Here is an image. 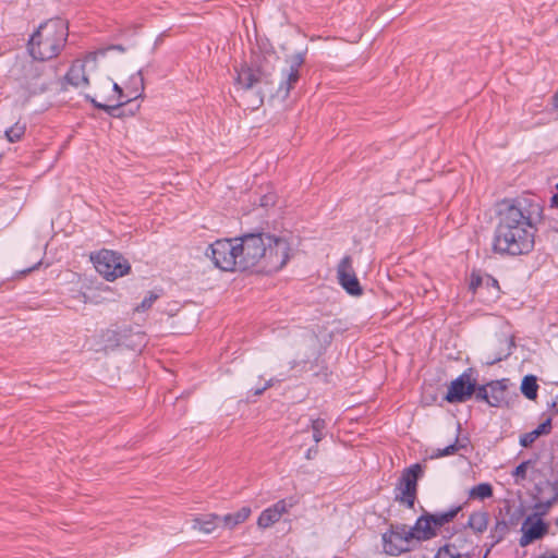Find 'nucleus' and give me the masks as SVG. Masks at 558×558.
<instances>
[{
  "mask_svg": "<svg viewBox=\"0 0 558 558\" xmlns=\"http://www.w3.org/2000/svg\"><path fill=\"white\" fill-rule=\"evenodd\" d=\"M546 485L550 487V489H551V492H553L554 496H557V497H558V480L553 481V482L547 481V482H546Z\"/></svg>",
  "mask_w": 558,
  "mask_h": 558,
  "instance_id": "48",
  "label": "nucleus"
},
{
  "mask_svg": "<svg viewBox=\"0 0 558 558\" xmlns=\"http://www.w3.org/2000/svg\"><path fill=\"white\" fill-rule=\"evenodd\" d=\"M69 37L68 22L61 17L49 19L39 24L31 35L27 50L33 59L48 61L64 49Z\"/></svg>",
  "mask_w": 558,
  "mask_h": 558,
  "instance_id": "3",
  "label": "nucleus"
},
{
  "mask_svg": "<svg viewBox=\"0 0 558 558\" xmlns=\"http://www.w3.org/2000/svg\"><path fill=\"white\" fill-rule=\"evenodd\" d=\"M555 107L558 109V92L554 96Z\"/></svg>",
  "mask_w": 558,
  "mask_h": 558,
  "instance_id": "61",
  "label": "nucleus"
},
{
  "mask_svg": "<svg viewBox=\"0 0 558 558\" xmlns=\"http://www.w3.org/2000/svg\"><path fill=\"white\" fill-rule=\"evenodd\" d=\"M555 524L558 526V518L556 519Z\"/></svg>",
  "mask_w": 558,
  "mask_h": 558,
  "instance_id": "64",
  "label": "nucleus"
},
{
  "mask_svg": "<svg viewBox=\"0 0 558 558\" xmlns=\"http://www.w3.org/2000/svg\"><path fill=\"white\" fill-rule=\"evenodd\" d=\"M146 335L141 330H134L130 325L108 328L100 335L106 350H116L124 347L130 350H140L145 344Z\"/></svg>",
  "mask_w": 558,
  "mask_h": 558,
  "instance_id": "8",
  "label": "nucleus"
},
{
  "mask_svg": "<svg viewBox=\"0 0 558 558\" xmlns=\"http://www.w3.org/2000/svg\"><path fill=\"white\" fill-rule=\"evenodd\" d=\"M504 342L506 344V349L501 350L492 360L487 361L486 363L488 365H494V364H496L498 362H501V361L506 360L508 356L511 355L512 348L515 345L514 338L513 337L506 338L504 340Z\"/></svg>",
  "mask_w": 558,
  "mask_h": 558,
  "instance_id": "28",
  "label": "nucleus"
},
{
  "mask_svg": "<svg viewBox=\"0 0 558 558\" xmlns=\"http://www.w3.org/2000/svg\"><path fill=\"white\" fill-rule=\"evenodd\" d=\"M465 445L459 444V437H456L453 444L448 445L442 449H437L436 453L433 456L434 458L452 456L459 451V449L464 448Z\"/></svg>",
  "mask_w": 558,
  "mask_h": 558,
  "instance_id": "32",
  "label": "nucleus"
},
{
  "mask_svg": "<svg viewBox=\"0 0 558 558\" xmlns=\"http://www.w3.org/2000/svg\"><path fill=\"white\" fill-rule=\"evenodd\" d=\"M130 106V99H124L118 101L116 105H107L105 104L100 107V110L105 111L111 118H119V114H116L118 107H128Z\"/></svg>",
  "mask_w": 558,
  "mask_h": 558,
  "instance_id": "37",
  "label": "nucleus"
},
{
  "mask_svg": "<svg viewBox=\"0 0 558 558\" xmlns=\"http://www.w3.org/2000/svg\"><path fill=\"white\" fill-rule=\"evenodd\" d=\"M26 131L24 123L16 122L5 130L4 134L10 143H16L22 140Z\"/></svg>",
  "mask_w": 558,
  "mask_h": 558,
  "instance_id": "27",
  "label": "nucleus"
},
{
  "mask_svg": "<svg viewBox=\"0 0 558 558\" xmlns=\"http://www.w3.org/2000/svg\"><path fill=\"white\" fill-rule=\"evenodd\" d=\"M470 538L468 535L461 533L458 534L451 542H447L444 545H449L454 547V551L459 554H472L471 551H464V548L468 544H470Z\"/></svg>",
  "mask_w": 558,
  "mask_h": 558,
  "instance_id": "29",
  "label": "nucleus"
},
{
  "mask_svg": "<svg viewBox=\"0 0 558 558\" xmlns=\"http://www.w3.org/2000/svg\"><path fill=\"white\" fill-rule=\"evenodd\" d=\"M531 460L522 461L511 472V475L515 478V482L524 481L526 478L527 468L531 464Z\"/></svg>",
  "mask_w": 558,
  "mask_h": 558,
  "instance_id": "35",
  "label": "nucleus"
},
{
  "mask_svg": "<svg viewBox=\"0 0 558 558\" xmlns=\"http://www.w3.org/2000/svg\"><path fill=\"white\" fill-rule=\"evenodd\" d=\"M337 277L339 284L348 294L353 296L363 294V289L352 266L351 256L347 255L340 260L337 267Z\"/></svg>",
  "mask_w": 558,
  "mask_h": 558,
  "instance_id": "16",
  "label": "nucleus"
},
{
  "mask_svg": "<svg viewBox=\"0 0 558 558\" xmlns=\"http://www.w3.org/2000/svg\"><path fill=\"white\" fill-rule=\"evenodd\" d=\"M537 558H558V554L554 549H546Z\"/></svg>",
  "mask_w": 558,
  "mask_h": 558,
  "instance_id": "47",
  "label": "nucleus"
},
{
  "mask_svg": "<svg viewBox=\"0 0 558 558\" xmlns=\"http://www.w3.org/2000/svg\"><path fill=\"white\" fill-rule=\"evenodd\" d=\"M538 388L539 386L535 375L527 374L522 378L520 390L526 399L535 401L538 396Z\"/></svg>",
  "mask_w": 558,
  "mask_h": 558,
  "instance_id": "24",
  "label": "nucleus"
},
{
  "mask_svg": "<svg viewBox=\"0 0 558 558\" xmlns=\"http://www.w3.org/2000/svg\"><path fill=\"white\" fill-rule=\"evenodd\" d=\"M534 509H535V512H533L532 514H538V517L543 518L544 515H546L548 513L550 508H547L546 501H544V502L539 501L534 505Z\"/></svg>",
  "mask_w": 558,
  "mask_h": 558,
  "instance_id": "41",
  "label": "nucleus"
},
{
  "mask_svg": "<svg viewBox=\"0 0 558 558\" xmlns=\"http://www.w3.org/2000/svg\"><path fill=\"white\" fill-rule=\"evenodd\" d=\"M58 68L33 59L22 68L21 85L31 94L45 93L56 81Z\"/></svg>",
  "mask_w": 558,
  "mask_h": 558,
  "instance_id": "6",
  "label": "nucleus"
},
{
  "mask_svg": "<svg viewBox=\"0 0 558 558\" xmlns=\"http://www.w3.org/2000/svg\"><path fill=\"white\" fill-rule=\"evenodd\" d=\"M537 438L535 437V435L533 434V432H529V433H525L523 435L520 436V439H519V444L524 447V448H529L531 447L534 441L536 440Z\"/></svg>",
  "mask_w": 558,
  "mask_h": 558,
  "instance_id": "39",
  "label": "nucleus"
},
{
  "mask_svg": "<svg viewBox=\"0 0 558 558\" xmlns=\"http://www.w3.org/2000/svg\"><path fill=\"white\" fill-rule=\"evenodd\" d=\"M510 532L508 523H506L505 517H502V509H499L498 514L495 517V523L490 527L487 539H493L496 544L501 543Z\"/></svg>",
  "mask_w": 558,
  "mask_h": 558,
  "instance_id": "21",
  "label": "nucleus"
},
{
  "mask_svg": "<svg viewBox=\"0 0 558 558\" xmlns=\"http://www.w3.org/2000/svg\"><path fill=\"white\" fill-rule=\"evenodd\" d=\"M494 495V488L490 483H480L469 490V499L485 500Z\"/></svg>",
  "mask_w": 558,
  "mask_h": 558,
  "instance_id": "25",
  "label": "nucleus"
},
{
  "mask_svg": "<svg viewBox=\"0 0 558 558\" xmlns=\"http://www.w3.org/2000/svg\"><path fill=\"white\" fill-rule=\"evenodd\" d=\"M277 203V194L272 191H268L258 197V206L263 208H269L275 206Z\"/></svg>",
  "mask_w": 558,
  "mask_h": 558,
  "instance_id": "34",
  "label": "nucleus"
},
{
  "mask_svg": "<svg viewBox=\"0 0 558 558\" xmlns=\"http://www.w3.org/2000/svg\"><path fill=\"white\" fill-rule=\"evenodd\" d=\"M489 513L486 510L473 511L464 525L473 531L474 534L482 535L488 527Z\"/></svg>",
  "mask_w": 558,
  "mask_h": 558,
  "instance_id": "20",
  "label": "nucleus"
},
{
  "mask_svg": "<svg viewBox=\"0 0 558 558\" xmlns=\"http://www.w3.org/2000/svg\"><path fill=\"white\" fill-rule=\"evenodd\" d=\"M90 260L97 272L107 281H114L131 271L129 260L121 253L112 250L101 248L96 253H92Z\"/></svg>",
  "mask_w": 558,
  "mask_h": 558,
  "instance_id": "7",
  "label": "nucleus"
},
{
  "mask_svg": "<svg viewBox=\"0 0 558 558\" xmlns=\"http://www.w3.org/2000/svg\"><path fill=\"white\" fill-rule=\"evenodd\" d=\"M549 529L550 525L544 518L531 513L522 522L519 545L526 547L536 541L543 539L549 533Z\"/></svg>",
  "mask_w": 558,
  "mask_h": 558,
  "instance_id": "14",
  "label": "nucleus"
},
{
  "mask_svg": "<svg viewBox=\"0 0 558 558\" xmlns=\"http://www.w3.org/2000/svg\"><path fill=\"white\" fill-rule=\"evenodd\" d=\"M405 524H391L390 529L381 535L384 553L398 557L411 550L407 545L412 539L403 538L408 533Z\"/></svg>",
  "mask_w": 558,
  "mask_h": 558,
  "instance_id": "12",
  "label": "nucleus"
},
{
  "mask_svg": "<svg viewBox=\"0 0 558 558\" xmlns=\"http://www.w3.org/2000/svg\"><path fill=\"white\" fill-rule=\"evenodd\" d=\"M525 513L524 507L521 505L517 509H514L508 517V520H506V523H508L509 527L517 526L522 517Z\"/></svg>",
  "mask_w": 558,
  "mask_h": 558,
  "instance_id": "38",
  "label": "nucleus"
},
{
  "mask_svg": "<svg viewBox=\"0 0 558 558\" xmlns=\"http://www.w3.org/2000/svg\"><path fill=\"white\" fill-rule=\"evenodd\" d=\"M468 502L452 506L446 511L428 512L422 508V514L416 519L414 525L409 529L403 538L417 542L429 541L438 535V531L446 524L452 522L464 509Z\"/></svg>",
  "mask_w": 558,
  "mask_h": 558,
  "instance_id": "4",
  "label": "nucleus"
},
{
  "mask_svg": "<svg viewBox=\"0 0 558 558\" xmlns=\"http://www.w3.org/2000/svg\"><path fill=\"white\" fill-rule=\"evenodd\" d=\"M112 89L118 95L119 101L123 100L124 97L126 98V95H124L123 88L119 84L114 83Z\"/></svg>",
  "mask_w": 558,
  "mask_h": 558,
  "instance_id": "44",
  "label": "nucleus"
},
{
  "mask_svg": "<svg viewBox=\"0 0 558 558\" xmlns=\"http://www.w3.org/2000/svg\"><path fill=\"white\" fill-rule=\"evenodd\" d=\"M318 454V446L317 444H315L314 446L310 447L306 452H305V458L307 460H313L317 457Z\"/></svg>",
  "mask_w": 558,
  "mask_h": 558,
  "instance_id": "43",
  "label": "nucleus"
},
{
  "mask_svg": "<svg viewBox=\"0 0 558 558\" xmlns=\"http://www.w3.org/2000/svg\"><path fill=\"white\" fill-rule=\"evenodd\" d=\"M40 264H41V263H40V262H38L37 264H35L33 267L28 268V269H27V270H25L24 272H29V271H32V270H34V269H37V268L39 267V265H40Z\"/></svg>",
  "mask_w": 558,
  "mask_h": 558,
  "instance_id": "60",
  "label": "nucleus"
},
{
  "mask_svg": "<svg viewBox=\"0 0 558 558\" xmlns=\"http://www.w3.org/2000/svg\"><path fill=\"white\" fill-rule=\"evenodd\" d=\"M286 512H288V504L284 499L278 500L260 512L257 519V525L260 529H267L278 522Z\"/></svg>",
  "mask_w": 558,
  "mask_h": 558,
  "instance_id": "18",
  "label": "nucleus"
},
{
  "mask_svg": "<svg viewBox=\"0 0 558 558\" xmlns=\"http://www.w3.org/2000/svg\"><path fill=\"white\" fill-rule=\"evenodd\" d=\"M473 368H466L461 375L453 379L448 386L444 400L448 403H464L470 399L476 400L477 388L480 385L472 377Z\"/></svg>",
  "mask_w": 558,
  "mask_h": 558,
  "instance_id": "11",
  "label": "nucleus"
},
{
  "mask_svg": "<svg viewBox=\"0 0 558 558\" xmlns=\"http://www.w3.org/2000/svg\"><path fill=\"white\" fill-rule=\"evenodd\" d=\"M556 502H558V497L553 495L551 498L546 500V506L551 508Z\"/></svg>",
  "mask_w": 558,
  "mask_h": 558,
  "instance_id": "51",
  "label": "nucleus"
},
{
  "mask_svg": "<svg viewBox=\"0 0 558 558\" xmlns=\"http://www.w3.org/2000/svg\"><path fill=\"white\" fill-rule=\"evenodd\" d=\"M159 299V294L149 291L148 294L143 299V301L135 307L136 312H146L151 307L154 302Z\"/></svg>",
  "mask_w": 558,
  "mask_h": 558,
  "instance_id": "33",
  "label": "nucleus"
},
{
  "mask_svg": "<svg viewBox=\"0 0 558 558\" xmlns=\"http://www.w3.org/2000/svg\"><path fill=\"white\" fill-rule=\"evenodd\" d=\"M219 521H221L220 517L216 513L201 514L193 519L192 527L205 534H210L216 530Z\"/></svg>",
  "mask_w": 558,
  "mask_h": 558,
  "instance_id": "22",
  "label": "nucleus"
},
{
  "mask_svg": "<svg viewBox=\"0 0 558 558\" xmlns=\"http://www.w3.org/2000/svg\"><path fill=\"white\" fill-rule=\"evenodd\" d=\"M550 206H551V207H555V208H558V193H555V194L550 197Z\"/></svg>",
  "mask_w": 558,
  "mask_h": 558,
  "instance_id": "54",
  "label": "nucleus"
},
{
  "mask_svg": "<svg viewBox=\"0 0 558 558\" xmlns=\"http://www.w3.org/2000/svg\"><path fill=\"white\" fill-rule=\"evenodd\" d=\"M477 547L472 548V554H459L454 551L453 546L442 545L440 546L433 558H473L475 555V549Z\"/></svg>",
  "mask_w": 558,
  "mask_h": 558,
  "instance_id": "26",
  "label": "nucleus"
},
{
  "mask_svg": "<svg viewBox=\"0 0 558 558\" xmlns=\"http://www.w3.org/2000/svg\"><path fill=\"white\" fill-rule=\"evenodd\" d=\"M234 86L236 89L250 90L258 84L272 85L274 66L267 65L266 57L263 54L251 56L250 61H243L233 66Z\"/></svg>",
  "mask_w": 558,
  "mask_h": 558,
  "instance_id": "5",
  "label": "nucleus"
},
{
  "mask_svg": "<svg viewBox=\"0 0 558 558\" xmlns=\"http://www.w3.org/2000/svg\"><path fill=\"white\" fill-rule=\"evenodd\" d=\"M277 381H278V380H277V379H275V378H270V379H268V380L265 383V385L263 386V389L267 390V389L271 388V387L275 385V383H277Z\"/></svg>",
  "mask_w": 558,
  "mask_h": 558,
  "instance_id": "52",
  "label": "nucleus"
},
{
  "mask_svg": "<svg viewBox=\"0 0 558 558\" xmlns=\"http://www.w3.org/2000/svg\"><path fill=\"white\" fill-rule=\"evenodd\" d=\"M425 466L421 463H414L405 468L396 486L395 500L404 505L408 509H413L417 499L418 481L424 476Z\"/></svg>",
  "mask_w": 558,
  "mask_h": 558,
  "instance_id": "9",
  "label": "nucleus"
},
{
  "mask_svg": "<svg viewBox=\"0 0 558 558\" xmlns=\"http://www.w3.org/2000/svg\"><path fill=\"white\" fill-rule=\"evenodd\" d=\"M116 114H119L118 119H122V118L126 117V108L118 107Z\"/></svg>",
  "mask_w": 558,
  "mask_h": 558,
  "instance_id": "49",
  "label": "nucleus"
},
{
  "mask_svg": "<svg viewBox=\"0 0 558 558\" xmlns=\"http://www.w3.org/2000/svg\"><path fill=\"white\" fill-rule=\"evenodd\" d=\"M126 89V99H130V104L137 98L143 97L145 83L143 71L138 70L136 73L132 74L129 77L128 83L125 84Z\"/></svg>",
  "mask_w": 558,
  "mask_h": 558,
  "instance_id": "19",
  "label": "nucleus"
},
{
  "mask_svg": "<svg viewBox=\"0 0 558 558\" xmlns=\"http://www.w3.org/2000/svg\"><path fill=\"white\" fill-rule=\"evenodd\" d=\"M486 543L487 544H493V539H488Z\"/></svg>",
  "mask_w": 558,
  "mask_h": 558,
  "instance_id": "63",
  "label": "nucleus"
},
{
  "mask_svg": "<svg viewBox=\"0 0 558 558\" xmlns=\"http://www.w3.org/2000/svg\"><path fill=\"white\" fill-rule=\"evenodd\" d=\"M504 507L501 508L502 509V517L505 515H509L511 512H512V504L510 500L506 499L505 502H504Z\"/></svg>",
  "mask_w": 558,
  "mask_h": 558,
  "instance_id": "45",
  "label": "nucleus"
},
{
  "mask_svg": "<svg viewBox=\"0 0 558 558\" xmlns=\"http://www.w3.org/2000/svg\"><path fill=\"white\" fill-rule=\"evenodd\" d=\"M497 544L493 541V544H487V543H484L483 545V548H484V551L482 555H478L476 558H488V556L490 555L493 548L496 546ZM475 558V556L473 557Z\"/></svg>",
  "mask_w": 558,
  "mask_h": 558,
  "instance_id": "42",
  "label": "nucleus"
},
{
  "mask_svg": "<svg viewBox=\"0 0 558 558\" xmlns=\"http://www.w3.org/2000/svg\"><path fill=\"white\" fill-rule=\"evenodd\" d=\"M556 502H558V497L553 495L551 498L546 500V506L551 508Z\"/></svg>",
  "mask_w": 558,
  "mask_h": 558,
  "instance_id": "50",
  "label": "nucleus"
},
{
  "mask_svg": "<svg viewBox=\"0 0 558 558\" xmlns=\"http://www.w3.org/2000/svg\"><path fill=\"white\" fill-rule=\"evenodd\" d=\"M507 388V378L490 380L484 385H480L476 401L485 402L493 408H499L506 402Z\"/></svg>",
  "mask_w": 558,
  "mask_h": 558,
  "instance_id": "15",
  "label": "nucleus"
},
{
  "mask_svg": "<svg viewBox=\"0 0 558 558\" xmlns=\"http://www.w3.org/2000/svg\"><path fill=\"white\" fill-rule=\"evenodd\" d=\"M483 287H485L487 289L494 288L497 293L500 291L498 280L489 274H485Z\"/></svg>",
  "mask_w": 558,
  "mask_h": 558,
  "instance_id": "40",
  "label": "nucleus"
},
{
  "mask_svg": "<svg viewBox=\"0 0 558 558\" xmlns=\"http://www.w3.org/2000/svg\"><path fill=\"white\" fill-rule=\"evenodd\" d=\"M265 391H266V390H265V389H263V386H262V387L256 388V389H254V390H253V389H252V390H250V393L252 392V396L257 397V396H262Z\"/></svg>",
  "mask_w": 558,
  "mask_h": 558,
  "instance_id": "53",
  "label": "nucleus"
},
{
  "mask_svg": "<svg viewBox=\"0 0 558 558\" xmlns=\"http://www.w3.org/2000/svg\"><path fill=\"white\" fill-rule=\"evenodd\" d=\"M306 53L307 48L303 51L295 52L290 57V68L282 72L283 80L280 82L277 89V96L282 100H286L289 97L291 90L300 81V69L305 63Z\"/></svg>",
  "mask_w": 558,
  "mask_h": 558,
  "instance_id": "13",
  "label": "nucleus"
},
{
  "mask_svg": "<svg viewBox=\"0 0 558 558\" xmlns=\"http://www.w3.org/2000/svg\"><path fill=\"white\" fill-rule=\"evenodd\" d=\"M494 230L492 251L502 257L527 255L535 245L538 225L544 219V205L536 195L504 199Z\"/></svg>",
  "mask_w": 558,
  "mask_h": 558,
  "instance_id": "1",
  "label": "nucleus"
},
{
  "mask_svg": "<svg viewBox=\"0 0 558 558\" xmlns=\"http://www.w3.org/2000/svg\"><path fill=\"white\" fill-rule=\"evenodd\" d=\"M551 408H554L556 413H558V393H557L556 400L554 402H551Z\"/></svg>",
  "mask_w": 558,
  "mask_h": 558,
  "instance_id": "59",
  "label": "nucleus"
},
{
  "mask_svg": "<svg viewBox=\"0 0 558 558\" xmlns=\"http://www.w3.org/2000/svg\"><path fill=\"white\" fill-rule=\"evenodd\" d=\"M251 512V508L244 506L233 513H227L226 515L220 517V520L223 522L226 527L233 529L236 525L245 522L250 518Z\"/></svg>",
  "mask_w": 558,
  "mask_h": 558,
  "instance_id": "23",
  "label": "nucleus"
},
{
  "mask_svg": "<svg viewBox=\"0 0 558 558\" xmlns=\"http://www.w3.org/2000/svg\"><path fill=\"white\" fill-rule=\"evenodd\" d=\"M322 374H323L325 380L328 381V376L331 375V373L328 372V367H324V369L322 371Z\"/></svg>",
  "mask_w": 558,
  "mask_h": 558,
  "instance_id": "58",
  "label": "nucleus"
},
{
  "mask_svg": "<svg viewBox=\"0 0 558 558\" xmlns=\"http://www.w3.org/2000/svg\"><path fill=\"white\" fill-rule=\"evenodd\" d=\"M68 84L75 88L86 87L89 85V78L85 72V64L80 60H75L70 65L68 72L63 76L62 85ZM65 89L64 86H62Z\"/></svg>",
  "mask_w": 558,
  "mask_h": 558,
  "instance_id": "17",
  "label": "nucleus"
},
{
  "mask_svg": "<svg viewBox=\"0 0 558 558\" xmlns=\"http://www.w3.org/2000/svg\"><path fill=\"white\" fill-rule=\"evenodd\" d=\"M264 102V94L259 93V105Z\"/></svg>",
  "mask_w": 558,
  "mask_h": 558,
  "instance_id": "62",
  "label": "nucleus"
},
{
  "mask_svg": "<svg viewBox=\"0 0 558 558\" xmlns=\"http://www.w3.org/2000/svg\"><path fill=\"white\" fill-rule=\"evenodd\" d=\"M485 274L481 269H473L470 274L469 290L476 293L483 287Z\"/></svg>",
  "mask_w": 558,
  "mask_h": 558,
  "instance_id": "31",
  "label": "nucleus"
},
{
  "mask_svg": "<svg viewBox=\"0 0 558 558\" xmlns=\"http://www.w3.org/2000/svg\"><path fill=\"white\" fill-rule=\"evenodd\" d=\"M311 428L313 430V439L315 444H318L325 437L326 421L322 417L314 418L311 421Z\"/></svg>",
  "mask_w": 558,
  "mask_h": 558,
  "instance_id": "30",
  "label": "nucleus"
},
{
  "mask_svg": "<svg viewBox=\"0 0 558 558\" xmlns=\"http://www.w3.org/2000/svg\"><path fill=\"white\" fill-rule=\"evenodd\" d=\"M426 404L430 405L433 402L437 400L436 396H425Z\"/></svg>",
  "mask_w": 558,
  "mask_h": 558,
  "instance_id": "56",
  "label": "nucleus"
},
{
  "mask_svg": "<svg viewBox=\"0 0 558 558\" xmlns=\"http://www.w3.org/2000/svg\"><path fill=\"white\" fill-rule=\"evenodd\" d=\"M553 429V420L550 416H548L544 422H542L535 429H533V434L536 438L541 436H545L550 434Z\"/></svg>",
  "mask_w": 558,
  "mask_h": 558,
  "instance_id": "36",
  "label": "nucleus"
},
{
  "mask_svg": "<svg viewBox=\"0 0 558 558\" xmlns=\"http://www.w3.org/2000/svg\"><path fill=\"white\" fill-rule=\"evenodd\" d=\"M214 265L223 271L239 270V254L235 238L221 239L210 244L206 251Z\"/></svg>",
  "mask_w": 558,
  "mask_h": 558,
  "instance_id": "10",
  "label": "nucleus"
},
{
  "mask_svg": "<svg viewBox=\"0 0 558 558\" xmlns=\"http://www.w3.org/2000/svg\"><path fill=\"white\" fill-rule=\"evenodd\" d=\"M110 49H116L118 51L124 52L125 48L122 45H112Z\"/></svg>",
  "mask_w": 558,
  "mask_h": 558,
  "instance_id": "57",
  "label": "nucleus"
},
{
  "mask_svg": "<svg viewBox=\"0 0 558 558\" xmlns=\"http://www.w3.org/2000/svg\"><path fill=\"white\" fill-rule=\"evenodd\" d=\"M235 241L239 271L271 275L281 270L292 256L290 242L270 232H247Z\"/></svg>",
  "mask_w": 558,
  "mask_h": 558,
  "instance_id": "2",
  "label": "nucleus"
},
{
  "mask_svg": "<svg viewBox=\"0 0 558 558\" xmlns=\"http://www.w3.org/2000/svg\"><path fill=\"white\" fill-rule=\"evenodd\" d=\"M85 100L90 102L93 105L94 108L96 109H99L100 110V107H102L105 104L102 102H99L97 101L94 97H92L90 95H85Z\"/></svg>",
  "mask_w": 558,
  "mask_h": 558,
  "instance_id": "46",
  "label": "nucleus"
},
{
  "mask_svg": "<svg viewBox=\"0 0 558 558\" xmlns=\"http://www.w3.org/2000/svg\"><path fill=\"white\" fill-rule=\"evenodd\" d=\"M138 109H140V105H136L134 108L133 107L128 108L126 116H134Z\"/></svg>",
  "mask_w": 558,
  "mask_h": 558,
  "instance_id": "55",
  "label": "nucleus"
}]
</instances>
